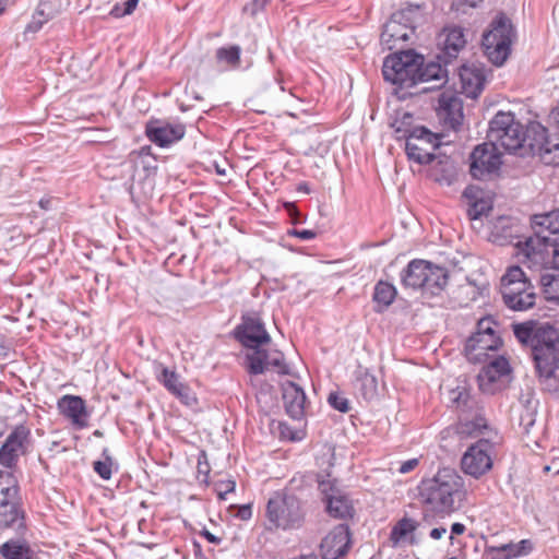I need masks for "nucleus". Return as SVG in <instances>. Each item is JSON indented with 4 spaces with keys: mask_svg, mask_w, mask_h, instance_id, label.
<instances>
[{
    "mask_svg": "<svg viewBox=\"0 0 559 559\" xmlns=\"http://www.w3.org/2000/svg\"><path fill=\"white\" fill-rule=\"evenodd\" d=\"M416 85L419 83H429L433 82L430 86H425L420 90V92H429L432 90L440 88L448 81V70L441 66L440 62H428L424 63V57L421 56V60L419 63V71L416 72Z\"/></svg>",
    "mask_w": 559,
    "mask_h": 559,
    "instance_id": "25",
    "label": "nucleus"
},
{
    "mask_svg": "<svg viewBox=\"0 0 559 559\" xmlns=\"http://www.w3.org/2000/svg\"><path fill=\"white\" fill-rule=\"evenodd\" d=\"M543 293L547 300L559 301V276L549 273L547 270L539 278Z\"/></svg>",
    "mask_w": 559,
    "mask_h": 559,
    "instance_id": "39",
    "label": "nucleus"
},
{
    "mask_svg": "<svg viewBox=\"0 0 559 559\" xmlns=\"http://www.w3.org/2000/svg\"><path fill=\"white\" fill-rule=\"evenodd\" d=\"M462 92L469 98H477L486 82L485 68L478 63L463 64L459 69Z\"/></svg>",
    "mask_w": 559,
    "mask_h": 559,
    "instance_id": "23",
    "label": "nucleus"
},
{
    "mask_svg": "<svg viewBox=\"0 0 559 559\" xmlns=\"http://www.w3.org/2000/svg\"><path fill=\"white\" fill-rule=\"evenodd\" d=\"M463 489L462 477L451 468H442L430 479L423 480L419 493L425 504L424 512H435L440 518L455 510V500Z\"/></svg>",
    "mask_w": 559,
    "mask_h": 559,
    "instance_id": "1",
    "label": "nucleus"
},
{
    "mask_svg": "<svg viewBox=\"0 0 559 559\" xmlns=\"http://www.w3.org/2000/svg\"><path fill=\"white\" fill-rule=\"evenodd\" d=\"M452 170H453L452 164L449 160H447L444 163L443 168H442V173L443 174L441 176H439L436 173L437 170L433 169L431 176H433L435 180L440 182V183L450 185L451 181H452V177H453V171Z\"/></svg>",
    "mask_w": 559,
    "mask_h": 559,
    "instance_id": "46",
    "label": "nucleus"
},
{
    "mask_svg": "<svg viewBox=\"0 0 559 559\" xmlns=\"http://www.w3.org/2000/svg\"><path fill=\"white\" fill-rule=\"evenodd\" d=\"M288 235L300 238L302 240H311V239H314L317 236L316 231H313V230L296 229V228L288 230Z\"/></svg>",
    "mask_w": 559,
    "mask_h": 559,
    "instance_id": "49",
    "label": "nucleus"
},
{
    "mask_svg": "<svg viewBox=\"0 0 559 559\" xmlns=\"http://www.w3.org/2000/svg\"><path fill=\"white\" fill-rule=\"evenodd\" d=\"M282 396L287 415L299 420L305 415L306 394L301 386L293 381L282 383Z\"/></svg>",
    "mask_w": 559,
    "mask_h": 559,
    "instance_id": "24",
    "label": "nucleus"
},
{
    "mask_svg": "<svg viewBox=\"0 0 559 559\" xmlns=\"http://www.w3.org/2000/svg\"><path fill=\"white\" fill-rule=\"evenodd\" d=\"M33 554L26 540L10 539L0 546V555L4 559H28Z\"/></svg>",
    "mask_w": 559,
    "mask_h": 559,
    "instance_id": "37",
    "label": "nucleus"
},
{
    "mask_svg": "<svg viewBox=\"0 0 559 559\" xmlns=\"http://www.w3.org/2000/svg\"><path fill=\"white\" fill-rule=\"evenodd\" d=\"M420 60L421 56L413 50L388 56L382 66L384 80L400 88L416 86V72L419 71Z\"/></svg>",
    "mask_w": 559,
    "mask_h": 559,
    "instance_id": "8",
    "label": "nucleus"
},
{
    "mask_svg": "<svg viewBox=\"0 0 559 559\" xmlns=\"http://www.w3.org/2000/svg\"><path fill=\"white\" fill-rule=\"evenodd\" d=\"M236 336L245 347L252 352L261 349V345L271 341L262 320L255 313L242 317V322L236 329Z\"/></svg>",
    "mask_w": 559,
    "mask_h": 559,
    "instance_id": "18",
    "label": "nucleus"
},
{
    "mask_svg": "<svg viewBox=\"0 0 559 559\" xmlns=\"http://www.w3.org/2000/svg\"><path fill=\"white\" fill-rule=\"evenodd\" d=\"M43 22V20H36V16H34L33 21L28 24L27 29L37 32L41 27Z\"/></svg>",
    "mask_w": 559,
    "mask_h": 559,
    "instance_id": "56",
    "label": "nucleus"
},
{
    "mask_svg": "<svg viewBox=\"0 0 559 559\" xmlns=\"http://www.w3.org/2000/svg\"><path fill=\"white\" fill-rule=\"evenodd\" d=\"M37 14H38V15H43V14H44V10H43V9H38V10H37Z\"/></svg>",
    "mask_w": 559,
    "mask_h": 559,
    "instance_id": "64",
    "label": "nucleus"
},
{
    "mask_svg": "<svg viewBox=\"0 0 559 559\" xmlns=\"http://www.w3.org/2000/svg\"><path fill=\"white\" fill-rule=\"evenodd\" d=\"M265 516L270 531H297L306 520L305 503L292 492L277 491L266 503Z\"/></svg>",
    "mask_w": 559,
    "mask_h": 559,
    "instance_id": "2",
    "label": "nucleus"
},
{
    "mask_svg": "<svg viewBox=\"0 0 559 559\" xmlns=\"http://www.w3.org/2000/svg\"><path fill=\"white\" fill-rule=\"evenodd\" d=\"M17 481L13 475H0V528L17 523L22 525V515L16 504Z\"/></svg>",
    "mask_w": 559,
    "mask_h": 559,
    "instance_id": "15",
    "label": "nucleus"
},
{
    "mask_svg": "<svg viewBox=\"0 0 559 559\" xmlns=\"http://www.w3.org/2000/svg\"><path fill=\"white\" fill-rule=\"evenodd\" d=\"M270 0H252L250 3L246 4L242 9L245 13H249L250 15H255L259 11L263 10Z\"/></svg>",
    "mask_w": 559,
    "mask_h": 559,
    "instance_id": "47",
    "label": "nucleus"
},
{
    "mask_svg": "<svg viewBox=\"0 0 559 559\" xmlns=\"http://www.w3.org/2000/svg\"><path fill=\"white\" fill-rule=\"evenodd\" d=\"M532 544L527 539L519 543H506L500 545H486L485 555L487 559H512L530 552Z\"/></svg>",
    "mask_w": 559,
    "mask_h": 559,
    "instance_id": "29",
    "label": "nucleus"
},
{
    "mask_svg": "<svg viewBox=\"0 0 559 559\" xmlns=\"http://www.w3.org/2000/svg\"><path fill=\"white\" fill-rule=\"evenodd\" d=\"M545 261L535 263L531 257L520 258V262L532 270L554 269L559 271V237L554 238L552 242L546 246Z\"/></svg>",
    "mask_w": 559,
    "mask_h": 559,
    "instance_id": "35",
    "label": "nucleus"
},
{
    "mask_svg": "<svg viewBox=\"0 0 559 559\" xmlns=\"http://www.w3.org/2000/svg\"><path fill=\"white\" fill-rule=\"evenodd\" d=\"M465 531H466V526L463 523H460V522L453 523L451 525L450 535H449L450 543L453 544L454 536L462 535L465 533Z\"/></svg>",
    "mask_w": 559,
    "mask_h": 559,
    "instance_id": "50",
    "label": "nucleus"
},
{
    "mask_svg": "<svg viewBox=\"0 0 559 559\" xmlns=\"http://www.w3.org/2000/svg\"><path fill=\"white\" fill-rule=\"evenodd\" d=\"M102 455L104 460L94 462L93 468L95 473L99 475L100 478L108 480L112 475L114 461L109 454V450L106 448L103 450Z\"/></svg>",
    "mask_w": 559,
    "mask_h": 559,
    "instance_id": "42",
    "label": "nucleus"
},
{
    "mask_svg": "<svg viewBox=\"0 0 559 559\" xmlns=\"http://www.w3.org/2000/svg\"><path fill=\"white\" fill-rule=\"evenodd\" d=\"M537 344L532 348V356L543 389L548 392L559 390V378L556 370L559 368V334L550 326L546 332L537 335Z\"/></svg>",
    "mask_w": 559,
    "mask_h": 559,
    "instance_id": "3",
    "label": "nucleus"
},
{
    "mask_svg": "<svg viewBox=\"0 0 559 559\" xmlns=\"http://www.w3.org/2000/svg\"><path fill=\"white\" fill-rule=\"evenodd\" d=\"M488 140L499 150L520 156L525 142L524 126L511 112L499 111L489 123Z\"/></svg>",
    "mask_w": 559,
    "mask_h": 559,
    "instance_id": "6",
    "label": "nucleus"
},
{
    "mask_svg": "<svg viewBox=\"0 0 559 559\" xmlns=\"http://www.w3.org/2000/svg\"><path fill=\"white\" fill-rule=\"evenodd\" d=\"M514 32L511 21L499 14L483 35V47L488 59L496 66H502L511 51Z\"/></svg>",
    "mask_w": 559,
    "mask_h": 559,
    "instance_id": "9",
    "label": "nucleus"
},
{
    "mask_svg": "<svg viewBox=\"0 0 559 559\" xmlns=\"http://www.w3.org/2000/svg\"><path fill=\"white\" fill-rule=\"evenodd\" d=\"M432 522V516L428 512L423 513V521L417 522L416 520L403 516L392 527L390 533V540L394 546L401 544L416 545L419 542V537L423 535V531L429 528Z\"/></svg>",
    "mask_w": 559,
    "mask_h": 559,
    "instance_id": "17",
    "label": "nucleus"
},
{
    "mask_svg": "<svg viewBox=\"0 0 559 559\" xmlns=\"http://www.w3.org/2000/svg\"><path fill=\"white\" fill-rule=\"evenodd\" d=\"M431 516H432L431 525L429 526V528H426L423 531V535L427 534L431 539L440 540L447 535L448 528L443 523H440L439 521H437L436 516H440L439 514L431 512Z\"/></svg>",
    "mask_w": 559,
    "mask_h": 559,
    "instance_id": "43",
    "label": "nucleus"
},
{
    "mask_svg": "<svg viewBox=\"0 0 559 559\" xmlns=\"http://www.w3.org/2000/svg\"><path fill=\"white\" fill-rule=\"evenodd\" d=\"M28 559H47L46 555L33 554Z\"/></svg>",
    "mask_w": 559,
    "mask_h": 559,
    "instance_id": "60",
    "label": "nucleus"
},
{
    "mask_svg": "<svg viewBox=\"0 0 559 559\" xmlns=\"http://www.w3.org/2000/svg\"><path fill=\"white\" fill-rule=\"evenodd\" d=\"M416 10L412 8L399 10L383 25L380 41L383 48L392 50L407 41L415 33L414 17Z\"/></svg>",
    "mask_w": 559,
    "mask_h": 559,
    "instance_id": "13",
    "label": "nucleus"
},
{
    "mask_svg": "<svg viewBox=\"0 0 559 559\" xmlns=\"http://www.w3.org/2000/svg\"><path fill=\"white\" fill-rule=\"evenodd\" d=\"M397 121L392 124L397 139H405V151L408 159L426 165L435 159L432 151L439 146V139L425 127L402 129Z\"/></svg>",
    "mask_w": 559,
    "mask_h": 559,
    "instance_id": "7",
    "label": "nucleus"
},
{
    "mask_svg": "<svg viewBox=\"0 0 559 559\" xmlns=\"http://www.w3.org/2000/svg\"><path fill=\"white\" fill-rule=\"evenodd\" d=\"M241 49L239 46H229L218 48L216 51V58L218 61H223L230 67H237L240 62Z\"/></svg>",
    "mask_w": 559,
    "mask_h": 559,
    "instance_id": "41",
    "label": "nucleus"
},
{
    "mask_svg": "<svg viewBox=\"0 0 559 559\" xmlns=\"http://www.w3.org/2000/svg\"><path fill=\"white\" fill-rule=\"evenodd\" d=\"M202 535L206 538L207 542H210L212 544H219L221 543V538L216 537L214 534H212L207 530H204L202 532Z\"/></svg>",
    "mask_w": 559,
    "mask_h": 559,
    "instance_id": "55",
    "label": "nucleus"
},
{
    "mask_svg": "<svg viewBox=\"0 0 559 559\" xmlns=\"http://www.w3.org/2000/svg\"><path fill=\"white\" fill-rule=\"evenodd\" d=\"M29 444L31 430L25 425H17L0 448V464L11 467L21 455L25 454Z\"/></svg>",
    "mask_w": 559,
    "mask_h": 559,
    "instance_id": "19",
    "label": "nucleus"
},
{
    "mask_svg": "<svg viewBox=\"0 0 559 559\" xmlns=\"http://www.w3.org/2000/svg\"><path fill=\"white\" fill-rule=\"evenodd\" d=\"M297 190L299 192H304V193H307V194L310 193V188H309V185L307 182L299 183Z\"/></svg>",
    "mask_w": 559,
    "mask_h": 559,
    "instance_id": "58",
    "label": "nucleus"
},
{
    "mask_svg": "<svg viewBox=\"0 0 559 559\" xmlns=\"http://www.w3.org/2000/svg\"><path fill=\"white\" fill-rule=\"evenodd\" d=\"M510 364L507 358L499 356L484 366L478 374L479 386L485 382L492 383L510 372Z\"/></svg>",
    "mask_w": 559,
    "mask_h": 559,
    "instance_id": "33",
    "label": "nucleus"
},
{
    "mask_svg": "<svg viewBox=\"0 0 559 559\" xmlns=\"http://www.w3.org/2000/svg\"><path fill=\"white\" fill-rule=\"evenodd\" d=\"M247 370L250 374H262L270 367L274 368L280 374L288 372V367L284 361L283 353L278 350L267 352L265 349H255L246 355Z\"/></svg>",
    "mask_w": 559,
    "mask_h": 559,
    "instance_id": "21",
    "label": "nucleus"
},
{
    "mask_svg": "<svg viewBox=\"0 0 559 559\" xmlns=\"http://www.w3.org/2000/svg\"><path fill=\"white\" fill-rule=\"evenodd\" d=\"M157 380L162 383L171 394L183 383L180 382L179 376L176 371L168 369L159 364L156 368Z\"/></svg>",
    "mask_w": 559,
    "mask_h": 559,
    "instance_id": "40",
    "label": "nucleus"
},
{
    "mask_svg": "<svg viewBox=\"0 0 559 559\" xmlns=\"http://www.w3.org/2000/svg\"><path fill=\"white\" fill-rule=\"evenodd\" d=\"M50 202L51 200L50 199H41L39 201V206L44 210H49L50 209Z\"/></svg>",
    "mask_w": 559,
    "mask_h": 559,
    "instance_id": "59",
    "label": "nucleus"
},
{
    "mask_svg": "<svg viewBox=\"0 0 559 559\" xmlns=\"http://www.w3.org/2000/svg\"><path fill=\"white\" fill-rule=\"evenodd\" d=\"M328 402L334 409L341 413H347L349 411L348 400L337 393H330Z\"/></svg>",
    "mask_w": 559,
    "mask_h": 559,
    "instance_id": "45",
    "label": "nucleus"
},
{
    "mask_svg": "<svg viewBox=\"0 0 559 559\" xmlns=\"http://www.w3.org/2000/svg\"><path fill=\"white\" fill-rule=\"evenodd\" d=\"M428 262L429 261L419 259L412 260L401 273L402 284L405 287L420 289L421 285H424V280L426 278L425 275Z\"/></svg>",
    "mask_w": 559,
    "mask_h": 559,
    "instance_id": "32",
    "label": "nucleus"
},
{
    "mask_svg": "<svg viewBox=\"0 0 559 559\" xmlns=\"http://www.w3.org/2000/svg\"><path fill=\"white\" fill-rule=\"evenodd\" d=\"M484 211V204L475 202L468 210V216L471 219H477L480 217Z\"/></svg>",
    "mask_w": 559,
    "mask_h": 559,
    "instance_id": "53",
    "label": "nucleus"
},
{
    "mask_svg": "<svg viewBox=\"0 0 559 559\" xmlns=\"http://www.w3.org/2000/svg\"><path fill=\"white\" fill-rule=\"evenodd\" d=\"M496 443L493 438H479L471 444L462 455V471L474 478H480L487 474L493 465Z\"/></svg>",
    "mask_w": 559,
    "mask_h": 559,
    "instance_id": "11",
    "label": "nucleus"
},
{
    "mask_svg": "<svg viewBox=\"0 0 559 559\" xmlns=\"http://www.w3.org/2000/svg\"><path fill=\"white\" fill-rule=\"evenodd\" d=\"M318 490L325 504V511L330 516L340 520H347L354 516L355 508L352 499L347 493L337 488L334 480H318Z\"/></svg>",
    "mask_w": 559,
    "mask_h": 559,
    "instance_id": "14",
    "label": "nucleus"
},
{
    "mask_svg": "<svg viewBox=\"0 0 559 559\" xmlns=\"http://www.w3.org/2000/svg\"><path fill=\"white\" fill-rule=\"evenodd\" d=\"M524 134L521 157L538 155L545 164L559 166V138L549 139L547 129L537 121L524 126Z\"/></svg>",
    "mask_w": 559,
    "mask_h": 559,
    "instance_id": "10",
    "label": "nucleus"
},
{
    "mask_svg": "<svg viewBox=\"0 0 559 559\" xmlns=\"http://www.w3.org/2000/svg\"><path fill=\"white\" fill-rule=\"evenodd\" d=\"M355 388L365 400H371L377 395V378L368 369H359L356 373Z\"/></svg>",
    "mask_w": 559,
    "mask_h": 559,
    "instance_id": "38",
    "label": "nucleus"
},
{
    "mask_svg": "<svg viewBox=\"0 0 559 559\" xmlns=\"http://www.w3.org/2000/svg\"><path fill=\"white\" fill-rule=\"evenodd\" d=\"M469 159V173L473 178L478 180H484L497 173L502 164L501 152L490 141L477 145L473 150Z\"/></svg>",
    "mask_w": 559,
    "mask_h": 559,
    "instance_id": "16",
    "label": "nucleus"
},
{
    "mask_svg": "<svg viewBox=\"0 0 559 559\" xmlns=\"http://www.w3.org/2000/svg\"><path fill=\"white\" fill-rule=\"evenodd\" d=\"M424 285L420 289L424 295L438 296L448 284V270L445 267L428 262Z\"/></svg>",
    "mask_w": 559,
    "mask_h": 559,
    "instance_id": "30",
    "label": "nucleus"
},
{
    "mask_svg": "<svg viewBox=\"0 0 559 559\" xmlns=\"http://www.w3.org/2000/svg\"><path fill=\"white\" fill-rule=\"evenodd\" d=\"M139 0H127L126 7H124V14H131L133 10L135 9Z\"/></svg>",
    "mask_w": 559,
    "mask_h": 559,
    "instance_id": "57",
    "label": "nucleus"
},
{
    "mask_svg": "<svg viewBox=\"0 0 559 559\" xmlns=\"http://www.w3.org/2000/svg\"><path fill=\"white\" fill-rule=\"evenodd\" d=\"M439 114L451 127L460 126L463 120L462 100L452 94L443 93L439 98Z\"/></svg>",
    "mask_w": 559,
    "mask_h": 559,
    "instance_id": "31",
    "label": "nucleus"
},
{
    "mask_svg": "<svg viewBox=\"0 0 559 559\" xmlns=\"http://www.w3.org/2000/svg\"><path fill=\"white\" fill-rule=\"evenodd\" d=\"M350 546V533L346 525L335 526L321 542L322 559H338L345 556Z\"/></svg>",
    "mask_w": 559,
    "mask_h": 559,
    "instance_id": "22",
    "label": "nucleus"
},
{
    "mask_svg": "<svg viewBox=\"0 0 559 559\" xmlns=\"http://www.w3.org/2000/svg\"><path fill=\"white\" fill-rule=\"evenodd\" d=\"M0 475H13V474L9 471H0Z\"/></svg>",
    "mask_w": 559,
    "mask_h": 559,
    "instance_id": "63",
    "label": "nucleus"
},
{
    "mask_svg": "<svg viewBox=\"0 0 559 559\" xmlns=\"http://www.w3.org/2000/svg\"><path fill=\"white\" fill-rule=\"evenodd\" d=\"M396 294L397 292L393 284L384 281H379L376 284L372 294L374 311L380 313L386 310L395 300Z\"/></svg>",
    "mask_w": 559,
    "mask_h": 559,
    "instance_id": "36",
    "label": "nucleus"
},
{
    "mask_svg": "<svg viewBox=\"0 0 559 559\" xmlns=\"http://www.w3.org/2000/svg\"><path fill=\"white\" fill-rule=\"evenodd\" d=\"M456 432L461 438H492L497 433L490 428L487 419L477 414L474 418H460L456 425Z\"/></svg>",
    "mask_w": 559,
    "mask_h": 559,
    "instance_id": "28",
    "label": "nucleus"
},
{
    "mask_svg": "<svg viewBox=\"0 0 559 559\" xmlns=\"http://www.w3.org/2000/svg\"><path fill=\"white\" fill-rule=\"evenodd\" d=\"M178 400H180L181 403H183L187 406H193L197 403V397L193 394V392L190 390L188 385L185 383L179 386L174 393Z\"/></svg>",
    "mask_w": 559,
    "mask_h": 559,
    "instance_id": "44",
    "label": "nucleus"
},
{
    "mask_svg": "<svg viewBox=\"0 0 559 559\" xmlns=\"http://www.w3.org/2000/svg\"><path fill=\"white\" fill-rule=\"evenodd\" d=\"M418 465V460L417 459H411V460H407L405 462H403L400 467H399V472L401 474H406V473H409L411 471H413L416 466Z\"/></svg>",
    "mask_w": 559,
    "mask_h": 559,
    "instance_id": "51",
    "label": "nucleus"
},
{
    "mask_svg": "<svg viewBox=\"0 0 559 559\" xmlns=\"http://www.w3.org/2000/svg\"><path fill=\"white\" fill-rule=\"evenodd\" d=\"M237 516L241 520H249L252 516V510L249 504L241 506L238 510Z\"/></svg>",
    "mask_w": 559,
    "mask_h": 559,
    "instance_id": "54",
    "label": "nucleus"
},
{
    "mask_svg": "<svg viewBox=\"0 0 559 559\" xmlns=\"http://www.w3.org/2000/svg\"><path fill=\"white\" fill-rule=\"evenodd\" d=\"M472 191H473V189H472V188H466V189L464 190V193H463V194H464V197H466V198H471V197H472Z\"/></svg>",
    "mask_w": 559,
    "mask_h": 559,
    "instance_id": "61",
    "label": "nucleus"
},
{
    "mask_svg": "<svg viewBox=\"0 0 559 559\" xmlns=\"http://www.w3.org/2000/svg\"><path fill=\"white\" fill-rule=\"evenodd\" d=\"M533 236L518 243V258L531 257L535 263L545 261L546 246L559 237V210L535 214L531 217Z\"/></svg>",
    "mask_w": 559,
    "mask_h": 559,
    "instance_id": "4",
    "label": "nucleus"
},
{
    "mask_svg": "<svg viewBox=\"0 0 559 559\" xmlns=\"http://www.w3.org/2000/svg\"><path fill=\"white\" fill-rule=\"evenodd\" d=\"M235 487H236V484L234 480H226V481H221L218 485H217V493H218V498L221 500H224L226 498V495L228 492H231L235 490Z\"/></svg>",
    "mask_w": 559,
    "mask_h": 559,
    "instance_id": "48",
    "label": "nucleus"
},
{
    "mask_svg": "<svg viewBox=\"0 0 559 559\" xmlns=\"http://www.w3.org/2000/svg\"><path fill=\"white\" fill-rule=\"evenodd\" d=\"M500 293L504 305L513 311H525L535 306L534 287L520 266H510L501 277Z\"/></svg>",
    "mask_w": 559,
    "mask_h": 559,
    "instance_id": "5",
    "label": "nucleus"
},
{
    "mask_svg": "<svg viewBox=\"0 0 559 559\" xmlns=\"http://www.w3.org/2000/svg\"><path fill=\"white\" fill-rule=\"evenodd\" d=\"M442 35L444 36L442 56H438V59L447 64L457 57L459 52L465 47L466 39L464 31L460 26L445 27Z\"/></svg>",
    "mask_w": 559,
    "mask_h": 559,
    "instance_id": "27",
    "label": "nucleus"
},
{
    "mask_svg": "<svg viewBox=\"0 0 559 559\" xmlns=\"http://www.w3.org/2000/svg\"><path fill=\"white\" fill-rule=\"evenodd\" d=\"M453 394H455V396L452 400L457 404V407L467 405L469 396L466 391L453 392Z\"/></svg>",
    "mask_w": 559,
    "mask_h": 559,
    "instance_id": "52",
    "label": "nucleus"
},
{
    "mask_svg": "<svg viewBox=\"0 0 559 559\" xmlns=\"http://www.w3.org/2000/svg\"><path fill=\"white\" fill-rule=\"evenodd\" d=\"M549 328V324L538 325L534 321H526L513 324V333L521 344L530 346L532 349L534 345L537 344V335L542 332H546Z\"/></svg>",
    "mask_w": 559,
    "mask_h": 559,
    "instance_id": "34",
    "label": "nucleus"
},
{
    "mask_svg": "<svg viewBox=\"0 0 559 559\" xmlns=\"http://www.w3.org/2000/svg\"><path fill=\"white\" fill-rule=\"evenodd\" d=\"M4 0H0V14L4 11Z\"/></svg>",
    "mask_w": 559,
    "mask_h": 559,
    "instance_id": "62",
    "label": "nucleus"
},
{
    "mask_svg": "<svg viewBox=\"0 0 559 559\" xmlns=\"http://www.w3.org/2000/svg\"><path fill=\"white\" fill-rule=\"evenodd\" d=\"M490 320H480L477 331L465 343V355L471 362H484L489 352H497L502 344L500 336L492 329Z\"/></svg>",
    "mask_w": 559,
    "mask_h": 559,
    "instance_id": "12",
    "label": "nucleus"
},
{
    "mask_svg": "<svg viewBox=\"0 0 559 559\" xmlns=\"http://www.w3.org/2000/svg\"><path fill=\"white\" fill-rule=\"evenodd\" d=\"M58 409L69 418L76 428H85L87 426V412L85 402L76 395H63L58 401Z\"/></svg>",
    "mask_w": 559,
    "mask_h": 559,
    "instance_id": "26",
    "label": "nucleus"
},
{
    "mask_svg": "<svg viewBox=\"0 0 559 559\" xmlns=\"http://www.w3.org/2000/svg\"><path fill=\"white\" fill-rule=\"evenodd\" d=\"M186 127L180 122L150 120L145 127L147 139L159 147H167L185 136Z\"/></svg>",
    "mask_w": 559,
    "mask_h": 559,
    "instance_id": "20",
    "label": "nucleus"
}]
</instances>
